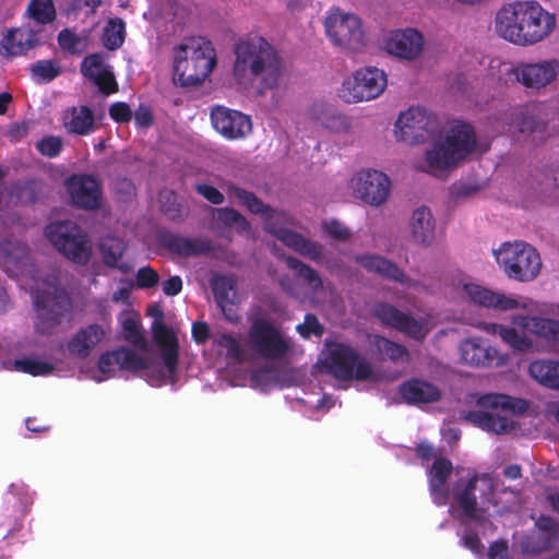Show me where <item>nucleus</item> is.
Listing matches in <instances>:
<instances>
[{
	"mask_svg": "<svg viewBox=\"0 0 559 559\" xmlns=\"http://www.w3.org/2000/svg\"><path fill=\"white\" fill-rule=\"evenodd\" d=\"M234 76L239 84L259 82L258 94L280 85L284 72L278 51L264 37L248 35L235 45Z\"/></svg>",
	"mask_w": 559,
	"mask_h": 559,
	"instance_id": "nucleus-1",
	"label": "nucleus"
},
{
	"mask_svg": "<svg viewBox=\"0 0 559 559\" xmlns=\"http://www.w3.org/2000/svg\"><path fill=\"white\" fill-rule=\"evenodd\" d=\"M556 15L537 1H518L501 8L496 15L497 34L518 46L543 41L555 29Z\"/></svg>",
	"mask_w": 559,
	"mask_h": 559,
	"instance_id": "nucleus-2",
	"label": "nucleus"
},
{
	"mask_svg": "<svg viewBox=\"0 0 559 559\" xmlns=\"http://www.w3.org/2000/svg\"><path fill=\"white\" fill-rule=\"evenodd\" d=\"M224 188L230 197L238 200L239 204L246 206V209L252 214L260 215L265 221L264 230L266 233L275 236L285 246L293 249L298 254L313 262L321 261L323 246L318 241L306 238L297 231L280 226L273 221L275 210L265 204L253 192L230 182L225 185Z\"/></svg>",
	"mask_w": 559,
	"mask_h": 559,
	"instance_id": "nucleus-3",
	"label": "nucleus"
},
{
	"mask_svg": "<svg viewBox=\"0 0 559 559\" xmlns=\"http://www.w3.org/2000/svg\"><path fill=\"white\" fill-rule=\"evenodd\" d=\"M216 64L215 50L203 37L185 39L174 49V81L181 86L202 83Z\"/></svg>",
	"mask_w": 559,
	"mask_h": 559,
	"instance_id": "nucleus-4",
	"label": "nucleus"
},
{
	"mask_svg": "<svg viewBox=\"0 0 559 559\" xmlns=\"http://www.w3.org/2000/svg\"><path fill=\"white\" fill-rule=\"evenodd\" d=\"M477 405L488 411H468L464 418L484 430L506 433L514 428V424L502 413L523 414L528 408L527 401L507 394L488 393L477 399Z\"/></svg>",
	"mask_w": 559,
	"mask_h": 559,
	"instance_id": "nucleus-5",
	"label": "nucleus"
},
{
	"mask_svg": "<svg viewBox=\"0 0 559 559\" xmlns=\"http://www.w3.org/2000/svg\"><path fill=\"white\" fill-rule=\"evenodd\" d=\"M476 145V135L471 124L454 123L443 142L435 143L426 152V162L432 170H445L469 155Z\"/></svg>",
	"mask_w": 559,
	"mask_h": 559,
	"instance_id": "nucleus-6",
	"label": "nucleus"
},
{
	"mask_svg": "<svg viewBox=\"0 0 559 559\" xmlns=\"http://www.w3.org/2000/svg\"><path fill=\"white\" fill-rule=\"evenodd\" d=\"M496 255L508 277L518 282L535 280L542 269L538 251L524 241L506 242L496 251Z\"/></svg>",
	"mask_w": 559,
	"mask_h": 559,
	"instance_id": "nucleus-7",
	"label": "nucleus"
},
{
	"mask_svg": "<svg viewBox=\"0 0 559 559\" xmlns=\"http://www.w3.org/2000/svg\"><path fill=\"white\" fill-rule=\"evenodd\" d=\"M45 233L49 241L67 259L76 264H87L92 255V245L87 235L75 223H50Z\"/></svg>",
	"mask_w": 559,
	"mask_h": 559,
	"instance_id": "nucleus-8",
	"label": "nucleus"
},
{
	"mask_svg": "<svg viewBox=\"0 0 559 559\" xmlns=\"http://www.w3.org/2000/svg\"><path fill=\"white\" fill-rule=\"evenodd\" d=\"M34 305L38 319L36 328L43 333L60 324L72 310V299L59 283H49L47 289L37 292Z\"/></svg>",
	"mask_w": 559,
	"mask_h": 559,
	"instance_id": "nucleus-9",
	"label": "nucleus"
},
{
	"mask_svg": "<svg viewBox=\"0 0 559 559\" xmlns=\"http://www.w3.org/2000/svg\"><path fill=\"white\" fill-rule=\"evenodd\" d=\"M328 372L342 381L367 380L372 374V366L366 357L346 344L335 343L329 349L325 362Z\"/></svg>",
	"mask_w": 559,
	"mask_h": 559,
	"instance_id": "nucleus-10",
	"label": "nucleus"
},
{
	"mask_svg": "<svg viewBox=\"0 0 559 559\" xmlns=\"http://www.w3.org/2000/svg\"><path fill=\"white\" fill-rule=\"evenodd\" d=\"M501 79L508 83H519L527 90L540 91L551 84L559 74L557 59L539 60L537 62H518L501 72Z\"/></svg>",
	"mask_w": 559,
	"mask_h": 559,
	"instance_id": "nucleus-11",
	"label": "nucleus"
},
{
	"mask_svg": "<svg viewBox=\"0 0 559 559\" xmlns=\"http://www.w3.org/2000/svg\"><path fill=\"white\" fill-rule=\"evenodd\" d=\"M248 336L252 350L264 359H281L290 350L289 340L264 318L253 320Z\"/></svg>",
	"mask_w": 559,
	"mask_h": 559,
	"instance_id": "nucleus-12",
	"label": "nucleus"
},
{
	"mask_svg": "<svg viewBox=\"0 0 559 559\" xmlns=\"http://www.w3.org/2000/svg\"><path fill=\"white\" fill-rule=\"evenodd\" d=\"M388 85V78L383 70L376 67L358 69L352 80L343 83L341 97L346 103L371 100L379 97Z\"/></svg>",
	"mask_w": 559,
	"mask_h": 559,
	"instance_id": "nucleus-13",
	"label": "nucleus"
},
{
	"mask_svg": "<svg viewBox=\"0 0 559 559\" xmlns=\"http://www.w3.org/2000/svg\"><path fill=\"white\" fill-rule=\"evenodd\" d=\"M324 27L328 37L337 47L357 50L364 46L362 23L355 14H345L340 10L331 12L325 19Z\"/></svg>",
	"mask_w": 559,
	"mask_h": 559,
	"instance_id": "nucleus-14",
	"label": "nucleus"
},
{
	"mask_svg": "<svg viewBox=\"0 0 559 559\" xmlns=\"http://www.w3.org/2000/svg\"><path fill=\"white\" fill-rule=\"evenodd\" d=\"M436 128V119L421 107H411L401 112L395 122V133L399 140L418 143L426 140Z\"/></svg>",
	"mask_w": 559,
	"mask_h": 559,
	"instance_id": "nucleus-15",
	"label": "nucleus"
},
{
	"mask_svg": "<svg viewBox=\"0 0 559 559\" xmlns=\"http://www.w3.org/2000/svg\"><path fill=\"white\" fill-rule=\"evenodd\" d=\"M213 128L225 139L241 140L252 131L251 117L225 106H215L211 110Z\"/></svg>",
	"mask_w": 559,
	"mask_h": 559,
	"instance_id": "nucleus-16",
	"label": "nucleus"
},
{
	"mask_svg": "<svg viewBox=\"0 0 559 559\" xmlns=\"http://www.w3.org/2000/svg\"><path fill=\"white\" fill-rule=\"evenodd\" d=\"M43 29L31 26L12 27L0 40V56L15 58L25 56L29 50L44 45Z\"/></svg>",
	"mask_w": 559,
	"mask_h": 559,
	"instance_id": "nucleus-17",
	"label": "nucleus"
},
{
	"mask_svg": "<svg viewBox=\"0 0 559 559\" xmlns=\"http://www.w3.org/2000/svg\"><path fill=\"white\" fill-rule=\"evenodd\" d=\"M67 190L73 205L83 210H96L102 202V187L92 175L78 174L68 178Z\"/></svg>",
	"mask_w": 559,
	"mask_h": 559,
	"instance_id": "nucleus-18",
	"label": "nucleus"
},
{
	"mask_svg": "<svg viewBox=\"0 0 559 559\" xmlns=\"http://www.w3.org/2000/svg\"><path fill=\"white\" fill-rule=\"evenodd\" d=\"M390 185L385 174L378 170H362L356 177L355 191L366 203L379 206L386 201Z\"/></svg>",
	"mask_w": 559,
	"mask_h": 559,
	"instance_id": "nucleus-19",
	"label": "nucleus"
},
{
	"mask_svg": "<svg viewBox=\"0 0 559 559\" xmlns=\"http://www.w3.org/2000/svg\"><path fill=\"white\" fill-rule=\"evenodd\" d=\"M372 313L384 325L394 328L415 340H423L425 336L424 328L420 321L416 320L414 317L407 313H404L392 305L378 302L373 306Z\"/></svg>",
	"mask_w": 559,
	"mask_h": 559,
	"instance_id": "nucleus-20",
	"label": "nucleus"
},
{
	"mask_svg": "<svg viewBox=\"0 0 559 559\" xmlns=\"http://www.w3.org/2000/svg\"><path fill=\"white\" fill-rule=\"evenodd\" d=\"M158 242L169 252L180 257H198L212 251V241L206 237H183L173 231H160Z\"/></svg>",
	"mask_w": 559,
	"mask_h": 559,
	"instance_id": "nucleus-21",
	"label": "nucleus"
},
{
	"mask_svg": "<svg viewBox=\"0 0 559 559\" xmlns=\"http://www.w3.org/2000/svg\"><path fill=\"white\" fill-rule=\"evenodd\" d=\"M153 340L160 350L162 361L169 376H174L178 369L179 342L176 333L165 323L156 321L152 325Z\"/></svg>",
	"mask_w": 559,
	"mask_h": 559,
	"instance_id": "nucleus-22",
	"label": "nucleus"
},
{
	"mask_svg": "<svg viewBox=\"0 0 559 559\" xmlns=\"http://www.w3.org/2000/svg\"><path fill=\"white\" fill-rule=\"evenodd\" d=\"M214 299L222 310L225 319L230 323L240 321L239 308L235 302L236 281L231 276H215L211 282Z\"/></svg>",
	"mask_w": 559,
	"mask_h": 559,
	"instance_id": "nucleus-23",
	"label": "nucleus"
},
{
	"mask_svg": "<svg viewBox=\"0 0 559 559\" xmlns=\"http://www.w3.org/2000/svg\"><path fill=\"white\" fill-rule=\"evenodd\" d=\"M385 47L389 53L400 59L414 60L423 51L424 37L414 28L397 31L386 40Z\"/></svg>",
	"mask_w": 559,
	"mask_h": 559,
	"instance_id": "nucleus-24",
	"label": "nucleus"
},
{
	"mask_svg": "<svg viewBox=\"0 0 559 559\" xmlns=\"http://www.w3.org/2000/svg\"><path fill=\"white\" fill-rule=\"evenodd\" d=\"M356 262L359 263L368 272H373L382 277L400 283L402 285L413 287L417 285V282L411 280L396 263L378 254H361L355 258Z\"/></svg>",
	"mask_w": 559,
	"mask_h": 559,
	"instance_id": "nucleus-25",
	"label": "nucleus"
},
{
	"mask_svg": "<svg viewBox=\"0 0 559 559\" xmlns=\"http://www.w3.org/2000/svg\"><path fill=\"white\" fill-rule=\"evenodd\" d=\"M399 393L411 405L435 403L441 399V390L437 385L418 378L401 383Z\"/></svg>",
	"mask_w": 559,
	"mask_h": 559,
	"instance_id": "nucleus-26",
	"label": "nucleus"
},
{
	"mask_svg": "<svg viewBox=\"0 0 559 559\" xmlns=\"http://www.w3.org/2000/svg\"><path fill=\"white\" fill-rule=\"evenodd\" d=\"M503 123L518 130L519 133L532 135L533 140H544L547 131V123L536 116L524 114L518 108H509L502 118Z\"/></svg>",
	"mask_w": 559,
	"mask_h": 559,
	"instance_id": "nucleus-27",
	"label": "nucleus"
},
{
	"mask_svg": "<svg viewBox=\"0 0 559 559\" xmlns=\"http://www.w3.org/2000/svg\"><path fill=\"white\" fill-rule=\"evenodd\" d=\"M62 124L68 133L80 136L88 135L97 129L95 115L85 105L67 108L62 114Z\"/></svg>",
	"mask_w": 559,
	"mask_h": 559,
	"instance_id": "nucleus-28",
	"label": "nucleus"
},
{
	"mask_svg": "<svg viewBox=\"0 0 559 559\" xmlns=\"http://www.w3.org/2000/svg\"><path fill=\"white\" fill-rule=\"evenodd\" d=\"M106 332L104 328L97 323L88 324L81 328L68 342L67 348L69 353L81 359L90 356L94 347L102 342Z\"/></svg>",
	"mask_w": 559,
	"mask_h": 559,
	"instance_id": "nucleus-29",
	"label": "nucleus"
},
{
	"mask_svg": "<svg viewBox=\"0 0 559 559\" xmlns=\"http://www.w3.org/2000/svg\"><path fill=\"white\" fill-rule=\"evenodd\" d=\"M467 297L479 306L499 310H512L520 306V302L503 294L495 293L476 284H465L463 287Z\"/></svg>",
	"mask_w": 559,
	"mask_h": 559,
	"instance_id": "nucleus-30",
	"label": "nucleus"
},
{
	"mask_svg": "<svg viewBox=\"0 0 559 559\" xmlns=\"http://www.w3.org/2000/svg\"><path fill=\"white\" fill-rule=\"evenodd\" d=\"M460 353L462 361L475 367L491 366L497 357V350L478 337H472L462 342Z\"/></svg>",
	"mask_w": 559,
	"mask_h": 559,
	"instance_id": "nucleus-31",
	"label": "nucleus"
},
{
	"mask_svg": "<svg viewBox=\"0 0 559 559\" xmlns=\"http://www.w3.org/2000/svg\"><path fill=\"white\" fill-rule=\"evenodd\" d=\"M409 226L412 238L416 243L424 247L431 245L435 238V219L427 206L414 210Z\"/></svg>",
	"mask_w": 559,
	"mask_h": 559,
	"instance_id": "nucleus-32",
	"label": "nucleus"
},
{
	"mask_svg": "<svg viewBox=\"0 0 559 559\" xmlns=\"http://www.w3.org/2000/svg\"><path fill=\"white\" fill-rule=\"evenodd\" d=\"M478 479V475L475 474L464 485H462V480H460L453 488V496L463 514L473 520L477 518V498L475 490Z\"/></svg>",
	"mask_w": 559,
	"mask_h": 559,
	"instance_id": "nucleus-33",
	"label": "nucleus"
},
{
	"mask_svg": "<svg viewBox=\"0 0 559 559\" xmlns=\"http://www.w3.org/2000/svg\"><path fill=\"white\" fill-rule=\"evenodd\" d=\"M530 376L539 384L559 390V361L551 359H537L528 366Z\"/></svg>",
	"mask_w": 559,
	"mask_h": 559,
	"instance_id": "nucleus-34",
	"label": "nucleus"
},
{
	"mask_svg": "<svg viewBox=\"0 0 559 559\" xmlns=\"http://www.w3.org/2000/svg\"><path fill=\"white\" fill-rule=\"evenodd\" d=\"M99 250L107 266L117 267L122 272L128 271V265L118 263L126 251V243L122 239L110 236L105 237L100 240Z\"/></svg>",
	"mask_w": 559,
	"mask_h": 559,
	"instance_id": "nucleus-35",
	"label": "nucleus"
},
{
	"mask_svg": "<svg viewBox=\"0 0 559 559\" xmlns=\"http://www.w3.org/2000/svg\"><path fill=\"white\" fill-rule=\"evenodd\" d=\"M487 330L492 333H498L502 341L515 350L527 352L533 347V342L525 335V333L519 332L514 328L491 323L487 325Z\"/></svg>",
	"mask_w": 559,
	"mask_h": 559,
	"instance_id": "nucleus-36",
	"label": "nucleus"
},
{
	"mask_svg": "<svg viewBox=\"0 0 559 559\" xmlns=\"http://www.w3.org/2000/svg\"><path fill=\"white\" fill-rule=\"evenodd\" d=\"M285 262L298 277L302 278L312 288V290L318 292L323 288V281L314 269L295 257H286Z\"/></svg>",
	"mask_w": 559,
	"mask_h": 559,
	"instance_id": "nucleus-37",
	"label": "nucleus"
},
{
	"mask_svg": "<svg viewBox=\"0 0 559 559\" xmlns=\"http://www.w3.org/2000/svg\"><path fill=\"white\" fill-rule=\"evenodd\" d=\"M526 325L539 337L559 344V320L533 317Z\"/></svg>",
	"mask_w": 559,
	"mask_h": 559,
	"instance_id": "nucleus-38",
	"label": "nucleus"
},
{
	"mask_svg": "<svg viewBox=\"0 0 559 559\" xmlns=\"http://www.w3.org/2000/svg\"><path fill=\"white\" fill-rule=\"evenodd\" d=\"M121 329L123 338L140 349H145L147 346L146 340L141 330V321L138 314L132 313L126 316L121 320Z\"/></svg>",
	"mask_w": 559,
	"mask_h": 559,
	"instance_id": "nucleus-39",
	"label": "nucleus"
},
{
	"mask_svg": "<svg viewBox=\"0 0 559 559\" xmlns=\"http://www.w3.org/2000/svg\"><path fill=\"white\" fill-rule=\"evenodd\" d=\"M216 214L218 223L228 228H235L237 233H248L251 228L248 219L239 213L237 210L231 207H219L213 210Z\"/></svg>",
	"mask_w": 559,
	"mask_h": 559,
	"instance_id": "nucleus-40",
	"label": "nucleus"
},
{
	"mask_svg": "<svg viewBox=\"0 0 559 559\" xmlns=\"http://www.w3.org/2000/svg\"><path fill=\"white\" fill-rule=\"evenodd\" d=\"M27 15L37 24H49L56 20V9L52 0H29Z\"/></svg>",
	"mask_w": 559,
	"mask_h": 559,
	"instance_id": "nucleus-41",
	"label": "nucleus"
},
{
	"mask_svg": "<svg viewBox=\"0 0 559 559\" xmlns=\"http://www.w3.org/2000/svg\"><path fill=\"white\" fill-rule=\"evenodd\" d=\"M160 211L171 222H183L188 211L178 202L174 191H164L159 194Z\"/></svg>",
	"mask_w": 559,
	"mask_h": 559,
	"instance_id": "nucleus-42",
	"label": "nucleus"
},
{
	"mask_svg": "<svg viewBox=\"0 0 559 559\" xmlns=\"http://www.w3.org/2000/svg\"><path fill=\"white\" fill-rule=\"evenodd\" d=\"M32 79L39 84L49 83L58 78L61 72V66L55 60H38L32 64L31 69Z\"/></svg>",
	"mask_w": 559,
	"mask_h": 559,
	"instance_id": "nucleus-43",
	"label": "nucleus"
},
{
	"mask_svg": "<svg viewBox=\"0 0 559 559\" xmlns=\"http://www.w3.org/2000/svg\"><path fill=\"white\" fill-rule=\"evenodd\" d=\"M126 27L124 22L119 19H112L104 28L103 45L108 50H117L124 41Z\"/></svg>",
	"mask_w": 559,
	"mask_h": 559,
	"instance_id": "nucleus-44",
	"label": "nucleus"
},
{
	"mask_svg": "<svg viewBox=\"0 0 559 559\" xmlns=\"http://www.w3.org/2000/svg\"><path fill=\"white\" fill-rule=\"evenodd\" d=\"M115 354L118 355V367L121 370L135 372L148 368L146 359L130 348L119 347L115 349Z\"/></svg>",
	"mask_w": 559,
	"mask_h": 559,
	"instance_id": "nucleus-45",
	"label": "nucleus"
},
{
	"mask_svg": "<svg viewBox=\"0 0 559 559\" xmlns=\"http://www.w3.org/2000/svg\"><path fill=\"white\" fill-rule=\"evenodd\" d=\"M376 346L379 353L393 362L404 360L407 361L409 358V353L407 348L399 343H395L386 337L378 336L376 338Z\"/></svg>",
	"mask_w": 559,
	"mask_h": 559,
	"instance_id": "nucleus-46",
	"label": "nucleus"
},
{
	"mask_svg": "<svg viewBox=\"0 0 559 559\" xmlns=\"http://www.w3.org/2000/svg\"><path fill=\"white\" fill-rule=\"evenodd\" d=\"M14 364L19 371L34 377L47 376L55 370V366L52 364L32 358L16 359Z\"/></svg>",
	"mask_w": 559,
	"mask_h": 559,
	"instance_id": "nucleus-47",
	"label": "nucleus"
},
{
	"mask_svg": "<svg viewBox=\"0 0 559 559\" xmlns=\"http://www.w3.org/2000/svg\"><path fill=\"white\" fill-rule=\"evenodd\" d=\"M58 45L64 52L80 55L83 51L81 47L82 38L70 28H63L57 36Z\"/></svg>",
	"mask_w": 559,
	"mask_h": 559,
	"instance_id": "nucleus-48",
	"label": "nucleus"
},
{
	"mask_svg": "<svg viewBox=\"0 0 559 559\" xmlns=\"http://www.w3.org/2000/svg\"><path fill=\"white\" fill-rule=\"evenodd\" d=\"M453 471L452 462L443 456L436 457L429 472L428 479L429 481H438L447 484L449 477L451 476Z\"/></svg>",
	"mask_w": 559,
	"mask_h": 559,
	"instance_id": "nucleus-49",
	"label": "nucleus"
},
{
	"mask_svg": "<svg viewBox=\"0 0 559 559\" xmlns=\"http://www.w3.org/2000/svg\"><path fill=\"white\" fill-rule=\"evenodd\" d=\"M106 69L108 68L104 64L103 56L99 53L86 56L81 63V73L90 81Z\"/></svg>",
	"mask_w": 559,
	"mask_h": 559,
	"instance_id": "nucleus-50",
	"label": "nucleus"
},
{
	"mask_svg": "<svg viewBox=\"0 0 559 559\" xmlns=\"http://www.w3.org/2000/svg\"><path fill=\"white\" fill-rule=\"evenodd\" d=\"M323 231L333 240L346 242L352 237V231L348 227L337 219H331L322 224Z\"/></svg>",
	"mask_w": 559,
	"mask_h": 559,
	"instance_id": "nucleus-51",
	"label": "nucleus"
},
{
	"mask_svg": "<svg viewBox=\"0 0 559 559\" xmlns=\"http://www.w3.org/2000/svg\"><path fill=\"white\" fill-rule=\"evenodd\" d=\"M298 333L304 338H309L311 335L321 337L324 333V326L319 322L313 313H306L304 323L297 325Z\"/></svg>",
	"mask_w": 559,
	"mask_h": 559,
	"instance_id": "nucleus-52",
	"label": "nucleus"
},
{
	"mask_svg": "<svg viewBox=\"0 0 559 559\" xmlns=\"http://www.w3.org/2000/svg\"><path fill=\"white\" fill-rule=\"evenodd\" d=\"M36 148L41 155L55 158L62 150V140L59 136L48 135L36 143Z\"/></svg>",
	"mask_w": 559,
	"mask_h": 559,
	"instance_id": "nucleus-53",
	"label": "nucleus"
},
{
	"mask_svg": "<svg viewBox=\"0 0 559 559\" xmlns=\"http://www.w3.org/2000/svg\"><path fill=\"white\" fill-rule=\"evenodd\" d=\"M217 344L226 349V356L233 360L241 362L243 359L242 349L238 340L231 334H222L217 338Z\"/></svg>",
	"mask_w": 559,
	"mask_h": 559,
	"instance_id": "nucleus-54",
	"label": "nucleus"
},
{
	"mask_svg": "<svg viewBox=\"0 0 559 559\" xmlns=\"http://www.w3.org/2000/svg\"><path fill=\"white\" fill-rule=\"evenodd\" d=\"M103 73H98L91 81L99 88V91L105 95L114 94L118 91V83L114 73L106 69L102 71Z\"/></svg>",
	"mask_w": 559,
	"mask_h": 559,
	"instance_id": "nucleus-55",
	"label": "nucleus"
},
{
	"mask_svg": "<svg viewBox=\"0 0 559 559\" xmlns=\"http://www.w3.org/2000/svg\"><path fill=\"white\" fill-rule=\"evenodd\" d=\"M159 282L158 273L151 266H142L135 275V285L138 288L147 289L155 287Z\"/></svg>",
	"mask_w": 559,
	"mask_h": 559,
	"instance_id": "nucleus-56",
	"label": "nucleus"
},
{
	"mask_svg": "<svg viewBox=\"0 0 559 559\" xmlns=\"http://www.w3.org/2000/svg\"><path fill=\"white\" fill-rule=\"evenodd\" d=\"M109 117L117 123H128L133 118V111L129 104L124 102H116L109 106Z\"/></svg>",
	"mask_w": 559,
	"mask_h": 559,
	"instance_id": "nucleus-57",
	"label": "nucleus"
},
{
	"mask_svg": "<svg viewBox=\"0 0 559 559\" xmlns=\"http://www.w3.org/2000/svg\"><path fill=\"white\" fill-rule=\"evenodd\" d=\"M133 117L138 128H150L155 122L153 109L146 104H140L135 109Z\"/></svg>",
	"mask_w": 559,
	"mask_h": 559,
	"instance_id": "nucleus-58",
	"label": "nucleus"
},
{
	"mask_svg": "<svg viewBox=\"0 0 559 559\" xmlns=\"http://www.w3.org/2000/svg\"><path fill=\"white\" fill-rule=\"evenodd\" d=\"M195 191L212 204L221 205L225 201L224 194L212 185L197 183Z\"/></svg>",
	"mask_w": 559,
	"mask_h": 559,
	"instance_id": "nucleus-59",
	"label": "nucleus"
},
{
	"mask_svg": "<svg viewBox=\"0 0 559 559\" xmlns=\"http://www.w3.org/2000/svg\"><path fill=\"white\" fill-rule=\"evenodd\" d=\"M429 490L432 501L437 506H444L449 499V491L444 483L429 481Z\"/></svg>",
	"mask_w": 559,
	"mask_h": 559,
	"instance_id": "nucleus-60",
	"label": "nucleus"
},
{
	"mask_svg": "<svg viewBox=\"0 0 559 559\" xmlns=\"http://www.w3.org/2000/svg\"><path fill=\"white\" fill-rule=\"evenodd\" d=\"M118 366V355L115 350L106 352L98 359V369L102 373H109L114 370V366Z\"/></svg>",
	"mask_w": 559,
	"mask_h": 559,
	"instance_id": "nucleus-61",
	"label": "nucleus"
},
{
	"mask_svg": "<svg viewBox=\"0 0 559 559\" xmlns=\"http://www.w3.org/2000/svg\"><path fill=\"white\" fill-rule=\"evenodd\" d=\"M536 524L542 532L547 534V539H555L557 537L558 524L554 519L542 516Z\"/></svg>",
	"mask_w": 559,
	"mask_h": 559,
	"instance_id": "nucleus-62",
	"label": "nucleus"
},
{
	"mask_svg": "<svg viewBox=\"0 0 559 559\" xmlns=\"http://www.w3.org/2000/svg\"><path fill=\"white\" fill-rule=\"evenodd\" d=\"M182 290V280L178 275L170 276L163 283V293L166 296H177Z\"/></svg>",
	"mask_w": 559,
	"mask_h": 559,
	"instance_id": "nucleus-63",
	"label": "nucleus"
},
{
	"mask_svg": "<svg viewBox=\"0 0 559 559\" xmlns=\"http://www.w3.org/2000/svg\"><path fill=\"white\" fill-rule=\"evenodd\" d=\"M192 337L198 344H203L210 337L209 325L203 321H198L192 324Z\"/></svg>",
	"mask_w": 559,
	"mask_h": 559,
	"instance_id": "nucleus-64",
	"label": "nucleus"
}]
</instances>
